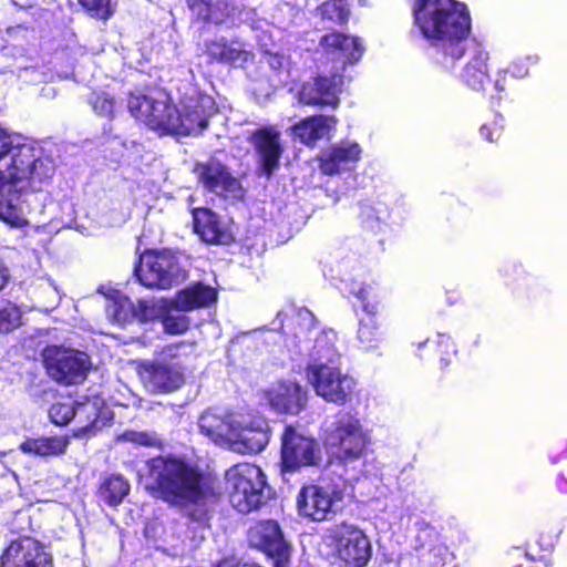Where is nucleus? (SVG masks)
<instances>
[{
    "mask_svg": "<svg viewBox=\"0 0 567 567\" xmlns=\"http://www.w3.org/2000/svg\"><path fill=\"white\" fill-rule=\"evenodd\" d=\"M217 300V290L208 285L196 282L178 291L175 297V308L190 311L206 308Z\"/></svg>",
    "mask_w": 567,
    "mask_h": 567,
    "instance_id": "32",
    "label": "nucleus"
},
{
    "mask_svg": "<svg viewBox=\"0 0 567 567\" xmlns=\"http://www.w3.org/2000/svg\"><path fill=\"white\" fill-rule=\"evenodd\" d=\"M530 555L527 549L514 547L501 557V567H524V561H526Z\"/></svg>",
    "mask_w": 567,
    "mask_h": 567,
    "instance_id": "49",
    "label": "nucleus"
},
{
    "mask_svg": "<svg viewBox=\"0 0 567 567\" xmlns=\"http://www.w3.org/2000/svg\"><path fill=\"white\" fill-rule=\"evenodd\" d=\"M193 23L219 25L230 17V0H185Z\"/></svg>",
    "mask_w": 567,
    "mask_h": 567,
    "instance_id": "30",
    "label": "nucleus"
},
{
    "mask_svg": "<svg viewBox=\"0 0 567 567\" xmlns=\"http://www.w3.org/2000/svg\"><path fill=\"white\" fill-rule=\"evenodd\" d=\"M317 326L315 315L307 308H292L284 313L280 331L286 338L292 339L296 346L311 340Z\"/></svg>",
    "mask_w": 567,
    "mask_h": 567,
    "instance_id": "28",
    "label": "nucleus"
},
{
    "mask_svg": "<svg viewBox=\"0 0 567 567\" xmlns=\"http://www.w3.org/2000/svg\"><path fill=\"white\" fill-rule=\"evenodd\" d=\"M9 280V270L3 264V261L0 259V290L3 289V287L7 285Z\"/></svg>",
    "mask_w": 567,
    "mask_h": 567,
    "instance_id": "52",
    "label": "nucleus"
},
{
    "mask_svg": "<svg viewBox=\"0 0 567 567\" xmlns=\"http://www.w3.org/2000/svg\"><path fill=\"white\" fill-rule=\"evenodd\" d=\"M412 16L420 34L436 50V64L447 69L465 55L472 19L464 2L414 0Z\"/></svg>",
    "mask_w": 567,
    "mask_h": 567,
    "instance_id": "2",
    "label": "nucleus"
},
{
    "mask_svg": "<svg viewBox=\"0 0 567 567\" xmlns=\"http://www.w3.org/2000/svg\"><path fill=\"white\" fill-rule=\"evenodd\" d=\"M556 486L560 493H567V477L559 475L556 480Z\"/></svg>",
    "mask_w": 567,
    "mask_h": 567,
    "instance_id": "53",
    "label": "nucleus"
},
{
    "mask_svg": "<svg viewBox=\"0 0 567 567\" xmlns=\"http://www.w3.org/2000/svg\"><path fill=\"white\" fill-rule=\"evenodd\" d=\"M131 491V484L122 474L105 476L97 486L96 495L111 507L121 505Z\"/></svg>",
    "mask_w": 567,
    "mask_h": 567,
    "instance_id": "35",
    "label": "nucleus"
},
{
    "mask_svg": "<svg viewBox=\"0 0 567 567\" xmlns=\"http://www.w3.org/2000/svg\"><path fill=\"white\" fill-rule=\"evenodd\" d=\"M362 148L357 142H340L331 145L326 152L317 156L320 172L327 176H334L347 171L360 161Z\"/></svg>",
    "mask_w": 567,
    "mask_h": 567,
    "instance_id": "22",
    "label": "nucleus"
},
{
    "mask_svg": "<svg viewBox=\"0 0 567 567\" xmlns=\"http://www.w3.org/2000/svg\"><path fill=\"white\" fill-rule=\"evenodd\" d=\"M196 342L181 340L163 346L152 360L136 362V374L150 392L168 394L185 384L184 361L194 355Z\"/></svg>",
    "mask_w": 567,
    "mask_h": 567,
    "instance_id": "4",
    "label": "nucleus"
},
{
    "mask_svg": "<svg viewBox=\"0 0 567 567\" xmlns=\"http://www.w3.org/2000/svg\"><path fill=\"white\" fill-rule=\"evenodd\" d=\"M156 306L148 300L138 299L134 302L130 297L116 293L112 297L109 313L112 320L122 328L133 322L145 324L157 318Z\"/></svg>",
    "mask_w": 567,
    "mask_h": 567,
    "instance_id": "20",
    "label": "nucleus"
},
{
    "mask_svg": "<svg viewBox=\"0 0 567 567\" xmlns=\"http://www.w3.org/2000/svg\"><path fill=\"white\" fill-rule=\"evenodd\" d=\"M178 261L169 249H145L134 267L140 284L147 288L169 289L178 278Z\"/></svg>",
    "mask_w": 567,
    "mask_h": 567,
    "instance_id": "10",
    "label": "nucleus"
},
{
    "mask_svg": "<svg viewBox=\"0 0 567 567\" xmlns=\"http://www.w3.org/2000/svg\"><path fill=\"white\" fill-rule=\"evenodd\" d=\"M305 372L315 393L327 403L344 406L358 396V381L339 365L310 362Z\"/></svg>",
    "mask_w": 567,
    "mask_h": 567,
    "instance_id": "7",
    "label": "nucleus"
},
{
    "mask_svg": "<svg viewBox=\"0 0 567 567\" xmlns=\"http://www.w3.org/2000/svg\"><path fill=\"white\" fill-rule=\"evenodd\" d=\"M462 81L472 90L485 92L491 84L488 71V54L478 52L465 64L462 71Z\"/></svg>",
    "mask_w": 567,
    "mask_h": 567,
    "instance_id": "34",
    "label": "nucleus"
},
{
    "mask_svg": "<svg viewBox=\"0 0 567 567\" xmlns=\"http://www.w3.org/2000/svg\"><path fill=\"white\" fill-rule=\"evenodd\" d=\"M270 440L268 422L258 417L247 423H239L233 444L241 445L246 453L257 454L266 449Z\"/></svg>",
    "mask_w": 567,
    "mask_h": 567,
    "instance_id": "29",
    "label": "nucleus"
},
{
    "mask_svg": "<svg viewBox=\"0 0 567 567\" xmlns=\"http://www.w3.org/2000/svg\"><path fill=\"white\" fill-rule=\"evenodd\" d=\"M163 330L169 336L185 333L190 327V319L185 315H163L161 317Z\"/></svg>",
    "mask_w": 567,
    "mask_h": 567,
    "instance_id": "42",
    "label": "nucleus"
},
{
    "mask_svg": "<svg viewBox=\"0 0 567 567\" xmlns=\"http://www.w3.org/2000/svg\"><path fill=\"white\" fill-rule=\"evenodd\" d=\"M316 14L321 21L342 27L350 20L351 6L349 0H324L316 8Z\"/></svg>",
    "mask_w": 567,
    "mask_h": 567,
    "instance_id": "38",
    "label": "nucleus"
},
{
    "mask_svg": "<svg viewBox=\"0 0 567 567\" xmlns=\"http://www.w3.org/2000/svg\"><path fill=\"white\" fill-rule=\"evenodd\" d=\"M333 557L344 567H365L372 557V545L365 532L355 524L342 520L328 529Z\"/></svg>",
    "mask_w": 567,
    "mask_h": 567,
    "instance_id": "8",
    "label": "nucleus"
},
{
    "mask_svg": "<svg viewBox=\"0 0 567 567\" xmlns=\"http://www.w3.org/2000/svg\"><path fill=\"white\" fill-rule=\"evenodd\" d=\"M144 489L171 507L192 506L187 516L196 523L206 524L212 518L209 505L220 498L216 478L198 464L182 455H157L146 461Z\"/></svg>",
    "mask_w": 567,
    "mask_h": 567,
    "instance_id": "1",
    "label": "nucleus"
},
{
    "mask_svg": "<svg viewBox=\"0 0 567 567\" xmlns=\"http://www.w3.org/2000/svg\"><path fill=\"white\" fill-rule=\"evenodd\" d=\"M446 548L433 546L417 556V567H445Z\"/></svg>",
    "mask_w": 567,
    "mask_h": 567,
    "instance_id": "46",
    "label": "nucleus"
},
{
    "mask_svg": "<svg viewBox=\"0 0 567 567\" xmlns=\"http://www.w3.org/2000/svg\"><path fill=\"white\" fill-rule=\"evenodd\" d=\"M55 174V164L50 157H40L29 144H18L0 176V218L12 225L20 220V183L33 192H41Z\"/></svg>",
    "mask_w": 567,
    "mask_h": 567,
    "instance_id": "3",
    "label": "nucleus"
},
{
    "mask_svg": "<svg viewBox=\"0 0 567 567\" xmlns=\"http://www.w3.org/2000/svg\"><path fill=\"white\" fill-rule=\"evenodd\" d=\"M194 173L198 182L210 193H234L240 187L239 181L219 161L197 163Z\"/></svg>",
    "mask_w": 567,
    "mask_h": 567,
    "instance_id": "23",
    "label": "nucleus"
},
{
    "mask_svg": "<svg viewBox=\"0 0 567 567\" xmlns=\"http://www.w3.org/2000/svg\"><path fill=\"white\" fill-rule=\"evenodd\" d=\"M22 307L11 300H4L0 306V336H8L23 326Z\"/></svg>",
    "mask_w": 567,
    "mask_h": 567,
    "instance_id": "40",
    "label": "nucleus"
},
{
    "mask_svg": "<svg viewBox=\"0 0 567 567\" xmlns=\"http://www.w3.org/2000/svg\"><path fill=\"white\" fill-rule=\"evenodd\" d=\"M280 465L282 472L293 473L301 467L318 465L320 447L317 440L287 424L280 437Z\"/></svg>",
    "mask_w": 567,
    "mask_h": 567,
    "instance_id": "11",
    "label": "nucleus"
},
{
    "mask_svg": "<svg viewBox=\"0 0 567 567\" xmlns=\"http://www.w3.org/2000/svg\"><path fill=\"white\" fill-rule=\"evenodd\" d=\"M528 74V69L520 64H513L507 69L501 70L496 74L494 90L496 94L505 91L508 79H522Z\"/></svg>",
    "mask_w": 567,
    "mask_h": 567,
    "instance_id": "44",
    "label": "nucleus"
},
{
    "mask_svg": "<svg viewBox=\"0 0 567 567\" xmlns=\"http://www.w3.org/2000/svg\"><path fill=\"white\" fill-rule=\"evenodd\" d=\"M319 47L326 54L336 55L346 63L358 62L363 54V45L358 37L340 31H331L319 39Z\"/></svg>",
    "mask_w": 567,
    "mask_h": 567,
    "instance_id": "27",
    "label": "nucleus"
},
{
    "mask_svg": "<svg viewBox=\"0 0 567 567\" xmlns=\"http://www.w3.org/2000/svg\"><path fill=\"white\" fill-rule=\"evenodd\" d=\"M338 334L332 329H323L315 339L312 362L333 364L340 354L337 348Z\"/></svg>",
    "mask_w": 567,
    "mask_h": 567,
    "instance_id": "37",
    "label": "nucleus"
},
{
    "mask_svg": "<svg viewBox=\"0 0 567 567\" xmlns=\"http://www.w3.org/2000/svg\"><path fill=\"white\" fill-rule=\"evenodd\" d=\"M225 488L231 506L241 514H249L265 506L275 497L261 467L248 462L231 465L226 470Z\"/></svg>",
    "mask_w": 567,
    "mask_h": 567,
    "instance_id": "5",
    "label": "nucleus"
},
{
    "mask_svg": "<svg viewBox=\"0 0 567 567\" xmlns=\"http://www.w3.org/2000/svg\"><path fill=\"white\" fill-rule=\"evenodd\" d=\"M357 338L363 349L377 348L383 339L381 316H363L359 318Z\"/></svg>",
    "mask_w": 567,
    "mask_h": 567,
    "instance_id": "39",
    "label": "nucleus"
},
{
    "mask_svg": "<svg viewBox=\"0 0 567 567\" xmlns=\"http://www.w3.org/2000/svg\"><path fill=\"white\" fill-rule=\"evenodd\" d=\"M370 443L357 414L339 411L324 435V445L331 451V462L348 465L364 456Z\"/></svg>",
    "mask_w": 567,
    "mask_h": 567,
    "instance_id": "6",
    "label": "nucleus"
},
{
    "mask_svg": "<svg viewBox=\"0 0 567 567\" xmlns=\"http://www.w3.org/2000/svg\"><path fill=\"white\" fill-rule=\"evenodd\" d=\"M210 114L200 102L186 104L173 118L171 135L189 136L202 134L209 124Z\"/></svg>",
    "mask_w": 567,
    "mask_h": 567,
    "instance_id": "26",
    "label": "nucleus"
},
{
    "mask_svg": "<svg viewBox=\"0 0 567 567\" xmlns=\"http://www.w3.org/2000/svg\"><path fill=\"white\" fill-rule=\"evenodd\" d=\"M75 402H55L49 409L51 421L56 425H66L74 420Z\"/></svg>",
    "mask_w": 567,
    "mask_h": 567,
    "instance_id": "45",
    "label": "nucleus"
},
{
    "mask_svg": "<svg viewBox=\"0 0 567 567\" xmlns=\"http://www.w3.org/2000/svg\"><path fill=\"white\" fill-rule=\"evenodd\" d=\"M338 123L334 115L315 114L300 120L292 127V134L302 144L313 146L323 138Z\"/></svg>",
    "mask_w": 567,
    "mask_h": 567,
    "instance_id": "31",
    "label": "nucleus"
},
{
    "mask_svg": "<svg viewBox=\"0 0 567 567\" xmlns=\"http://www.w3.org/2000/svg\"><path fill=\"white\" fill-rule=\"evenodd\" d=\"M74 412V420L78 423L73 429L75 437L94 436L113 421L112 411L97 399L85 398L81 402H75Z\"/></svg>",
    "mask_w": 567,
    "mask_h": 567,
    "instance_id": "17",
    "label": "nucleus"
},
{
    "mask_svg": "<svg viewBox=\"0 0 567 567\" xmlns=\"http://www.w3.org/2000/svg\"><path fill=\"white\" fill-rule=\"evenodd\" d=\"M91 105L99 115L107 118L114 117L115 100L106 92L94 93Z\"/></svg>",
    "mask_w": 567,
    "mask_h": 567,
    "instance_id": "47",
    "label": "nucleus"
},
{
    "mask_svg": "<svg viewBox=\"0 0 567 567\" xmlns=\"http://www.w3.org/2000/svg\"><path fill=\"white\" fill-rule=\"evenodd\" d=\"M248 142L258 155L262 174L270 177L279 167L284 154L280 133L274 126H261L250 133Z\"/></svg>",
    "mask_w": 567,
    "mask_h": 567,
    "instance_id": "18",
    "label": "nucleus"
},
{
    "mask_svg": "<svg viewBox=\"0 0 567 567\" xmlns=\"http://www.w3.org/2000/svg\"><path fill=\"white\" fill-rule=\"evenodd\" d=\"M193 231L208 245L229 246L236 241L230 228L208 207L192 209Z\"/></svg>",
    "mask_w": 567,
    "mask_h": 567,
    "instance_id": "19",
    "label": "nucleus"
},
{
    "mask_svg": "<svg viewBox=\"0 0 567 567\" xmlns=\"http://www.w3.org/2000/svg\"><path fill=\"white\" fill-rule=\"evenodd\" d=\"M238 421L234 414L205 411L198 422L199 431L217 444H231L235 439Z\"/></svg>",
    "mask_w": 567,
    "mask_h": 567,
    "instance_id": "25",
    "label": "nucleus"
},
{
    "mask_svg": "<svg viewBox=\"0 0 567 567\" xmlns=\"http://www.w3.org/2000/svg\"><path fill=\"white\" fill-rule=\"evenodd\" d=\"M504 120L501 115H496L489 123H485L480 127L481 136L489 143H497L504 133Z\"/></svg>",
    "mask_w": 567,
    "mask_h": 567,
    "instance_id": "48",
    "label": "nucleus"
},
{
    "mask_svg": "<svg viewBox=\"0 0 567 567\" xmlns=\"http://www.w3.org/2000/svg\"><path fill=\"white\" fill-rule=\"evenodd\" d=\"M342 498L343 491L337 486L307 484L297 495L298 513L312 522L329 520L334 515L336 503Z\"/></svg>",
    "mask_w": 567,
    "mask_h": 567,
    "instance_id": "14",
    "label": "nucleus"
},
{
    "mask_svg": "<svg viewBox=\"0 0 567 567\" xmlns=\"http://www.w3.org/2000/svg\"><path fill=\"white\" fill-rule=\"evenodd\" d=\"M343 78L340 74H317L305 81L298 91V101L307 106L338 109Z\"/></svg>",
    "mask_w": 567,
    "mask_h": 567,
    "instance_id": "16",
    "label": "nucleus"
},
{
    "mask_svg": "<svg viewBox=\"0 0 567 567\" xmlns=\"http://www.w3.org/2000/svg\"><path fill=\"white\" fill-rule=\"evenodd\" d=\"M202 54L208 64L243 66L252 61L254 53L243 48L240 43L229 42L226 38L208 39L203 44Z\"/></svg>",
    "mask_w": 567,
    "mask_h": 567,
    "instance_id": "21",
    "label": "nucleus"
},
{
    "mask_svg": "<svg viewBox=\"0 0 567 567\" xmlns=\"http://www.w3.org/2000/svg\"><path fill=\"white\" fill-rule=\"evenodd\" d=\"M42 361L48 375L63 385L82 383L91 368L85 352L56 344L43 349Z\"/></svg>",
    "mask_w": 567,
    "mask_h": 567,
    "instance_id": "9",
    "label": "nucleus"
},
{
    "mask_svg": "<svg viewBox=\"0 0 567 567\" xmlns=\"http://www.w3.org/2000/svg\"><path fill=\"white\" fill-rule=\"evenodd\" d=\"M66 436L27 437L19 446L25 454L39 456H59L66 452Z\"/></svg>",
    "mask_w": 567,
    "mask_h": 567,
    "instance_id": "36",
    "label": "nucleus"
},
{
    "mask_svg": "<svg viewBox=\"0 0 567 567\" xmlns=\"http://www.w3.org/2000/svg\"><path fill=\"white\" fill-rule=\"evenodd\" d=\"M558 539V534L554 530L548 532H540L538 534V537L536 539V545L539 547L542 555L538 556L539 559L546 556V554H549Z\"/></svg>",
    "mask_w": 567,
    "mask_h": 567,
    "instance_id": "51",
    "label": "nucleus"
},
{
    "mask_svg": "<svg viewBox=\"0 0 567 567\" xmlns=\"http://www.w3.org/2000/svg\"><path fill=\"white\" fill-rule=\"evenodd\" d=\"M79 6L91 18L106 21L115 12V0H78Z\"/></svg>",
    "mask_w": 567,
    "mask_h": 567,
    "instance_id": "41",
    "label": "nucleus"
},
{
    "mask_svg": "<svg viewBox=\"0 0 567 567\" xmlns=\"http://www.w3.org/2000/svg\"><path fill=\"white\" fill-rule=\"evenodd\" d=\"M440 339H441L440 342H445V341L449 342L451 338L449 336L440 334Z\"/></svg>",
    "mask_w": 567,
    "mask_h": 567,
    "instance_id": "54",
    "label": "nucleus"
},
{
    "mask_svg": "<svg viewBox=\"0 0 567 567\" xmlns=\"http://www.w3.org/2000/svg\"><path fill=\"white\" fill-rule=\"evenodd\" d=\"M267 399L275 411L296 415L306 408L308 394L299 383L282 381L267 392Z\"/></svg>",
    "mask_w": 567,
    "mask_h": 567,
    "instance_id": "24",
    "label": "nucleus"
},
{
    "mask_svg": "<svg viewBox=\"0 0 567 567\" xmlns=\"http://www.w3.org/2000/svg\"><path fill=\"white\" fill-rule=\"evenodd\" d=\"M123 437L133 444L153 447L158 445L157 437L146 431H125Z\"/></svg>",
    "mask_w": 567,
    "mask_h": 567,
    "instance_id": "50",
    "label": "nucleus"
},
{
    "mask_svg": "<svg viewBox=\"0 0 567 567\" xmlns=\"http://www.w3.org/2000/svg\"><path fill=\"white\" fill-rule=\"evenodd\" d=\"M0 567H54L44 544L31 536L12 539L0 555Z\"/></svg>",
    "mask_w": 567,
    "mask_h": 567,
    "instance_id": "15",
    "label": "nucleus"
},
{
    "mask_svg": "<svg viewBox=\"0 0 567 567\" xmlns=\"http://www.w3.org/2000/svg\"><path fill=\"white\" fill-rule=\"evenodd\" d=\"M350 293L360 302L363 316L382 315L383 292L375 282H352Z\"/></svg>",
    "mask_w": 567,
    "mask_h": 567,
    "instance_id": "33",
    "label": "nucleus"
},
{
    "mask_svg": "<svg viewBox=\"0 0 567 567\" xmlns=\"http://www.w3.org/2000/svg\"><path fill=\"white\" fill-rule=\"evenodd\" d=\"M127 110L138 122L161 136L171 135L176 105L171 99L155 100L142 93H128Z\"/></svg>",
    "mask_w": 567,
    "mask_h": 567,
    "instance_id": "13",
    "label": "nucleus"
},
{
    "mask_svg": "<svg viewBox=\"0 0 567 567\" xmlns=\"http://www.w3.org/2000/svg\"><path fill=\"white\" fill-rule=\"evenodd\" d=\"M501 275L506 286H526L529 279V274L525 270L522 264L517 262L504 265L501 269Z\"/></svg>",
    "mask_w": 567,
    "mask_h": 567,
    "instance_id": "43",
    "label": "nucleus"
},
{
    "mask_svg": "<svg viewBox=\"0 0 567 567\" xmlns=\"http://www.w3.org/2000/svg\"><path fill=\"white\" fill-rule=\"evenodd\" d=\"M250 547L264 553L272 560V567H287L291 556V545L276 519L256 520L247 532Z\"/></svg>",
    "mask_w": 567,
    "mask_h": 567,
    "instance_id": "12",
    "label": "nucleus"
}]
</instances>
